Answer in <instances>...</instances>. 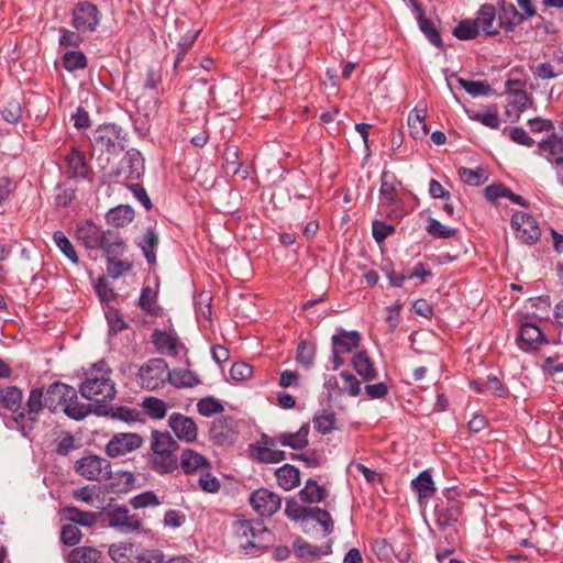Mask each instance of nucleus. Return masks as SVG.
<instances>
[{"instance_id": "1", "label": "nucleus", "mask_w": 563, "mask_h": 563, "mask_svg": "<svg viewBox=\"0 0 563 563\" xmlns=\"http://www.w3.org/2000/svg\"><path fill=\"white\" fill-rule=\"evenodd\" d=\"M74 395L75 388L60 382L52 383L46 390L42 387L32 388L26 400V416L20 415V420H18L20 423L22 422V430L32 432L38 423L40 413L45 408L51 412H56L58 409L63 410L66 397L71 398Z\"/></svg>"}, {"instance_id": "2", "label": "nucleus", "mask_w": 563, "mask_h": 563, "mask_svg": "<svg viewBox=\"0 0 563 563\" xmlns=\"http://www.w3.org/2000/svg\"><path fill=\"white\" fill-rule=\"evenodd\" d=\"M111 374L112 369L104 360L93 363L79 386L80 395L98 405L114 399L117 391Z\"/></svg>"}, {"instance_id": "3", "label": "nucleus", "mask_w": 563, "mask_h": 563, "mask_svg": "<svg viewBox=\"0 0 563 563\" xmlns=\"http://www.w3.org/2000/svg\"><path fill=\"white\" fill-rule=\"evenodd\" d=\"M399 185L400 181H398L395 174L386 170L382 173L379 188L380 208L384 214L393 221H399L405 214L402 202L398 196Z\"/></svg>"}, {"instance_id": "4", "label": "nucleus", "mask_w": 563, "mask_h": 563, "mask_svg": "<svg viewBox=\"0 0 563 563\" xmlns=\"http://www.w3.org/2000/svg\"><path fill=\"white\" fill-rule=\"evenodd\" d=\"M102 14L98 7L89 1H79L71 11V25L78 33H92L100 25Z\"/></svg>"}, {"instance_id": "5", "label": "nucleus", "mask_w": 563, "mask_h": 563, "mask_svg": "<svg viewBox=\"0 0 563 563\" xmlns=\"http://www.w3.org/2000/svg\"><path fill=\"white\" fill-rule=\"evenodd\" d=\"M22 400L23 393L19 387L8 386L0 388V408L11 411V419L15 424L14 428L20 431L23 437L29 438L32 432L23 431L21 427L22 422L20 423L18 421L20 420V415L26 416L25 413L27 412V406H23Z\"/></svg>"}, {"instance_id": "6", "label": "nucleus", "mask_w": 563, "mask_h": 563, "mask_svg": "<svg viewBox=\"0 0 563 563\" xmlns=\"http://www.w3.org/2000/svg\"><path fill=\"white\" fill-rule=\"evenodd\" d=\"M76 473L89 481L108 479L111 476V463L98 455H87L79 459L74 466Z\"/></svg>"}, {"instance_id": "7", "label": "nucleus", "mask_w": 563, "mask_h": 563, "mask_svg": "<svg viewBox=\"0 0 563 563\" xmlns=\"http://www.w3.org/2000/svg\"><path fill=\"white\" fill-rule=\"evenodd\" d=\"M168 365L163 358H152L139 369V379L142 387L153 390L168 378Z\"/></svg>"}, {"instance_id": "8", "label": "nucleus", "mask_w": 563, "mask_h": 563, "mask_svg": "<svg viewBox=\"0 0 563 563\" xmlns=\"http://www.w3.org/2000/svg\"><path fill=\"white\" fill-rule=\"evenodd\" d=\"M144 443V439L139 433H117L106 445V454L109 457L117 459L134 452Z\"/></svg>"}, {"instance_id": "9", "label": "nucleus", "mask_w": 563, "mask_h": 563, "mask_svg": "<svg viewBox=\"0 0 563 563\" xmlns=\"http://www.w3.org/2000/svg\"><path fill=\"white\" fill-rule=\"evenodd\" d=\"M456 492L454 489H448L445 493V500H440L435 505L434 514L437 523L441 528H446L455 522L462 515L461 503L455 499Z\"/></svg>"}, {"instance_id": "10", "label": "nucleus", "mask_w": 563, "mask_h": 563, "mask_svg": "<svg viewBox=\"0 0 563 563\" xmlns=\"http://www.w3.org/2000/svg\"><path fill=\"white\" fill-rule=\"evenodd\" d=\"M122 129L115 124H104L95 131V143L108 153L119 154L124 150Z\"/></svg>"}, {"instance_id": "11", "label": "nucleus", "mask_w": 563, "mask_h": 563, "mask_svg": "<svg viewBox=\"0 0 563 563\" xmlns=\"http://www.w3.org/2000/svg\"><path fill=\"white\" fill-rule=\"evenodd\" d=\"M108 525L121 533H133L141 531L143 522L137 515L131 514L124 506H119L107 514Z\"/></svg>"}, {"instance_id": "12", "label": "nucleus", "mask_w": 563, "mask_h": 563, "mask_svg": "<svg viewBox=\"0 0 563 563\" xmlns=\"http://www.w3.org/2000/svg\"><path fill=\"white\" fill-rule=\"evenodd\" d=\"M511 224L516 229L517 238L526 244H534L541 236L538 222L530 214L516 212L511 217Z\"/></svg>"}, {"instance_id": "13", "label": "nucleus", "mask_w": 563, "mask_h": 563, "mask_svg": "<svg viewBox=\"0 0 563 563\" xmlns=\"http://www.w3.org/2000/svg\"><path fill=\"white\" fill-rule=\"evenodd\" d=\"M250 504L258 515L273 516L280 509L282 498L266 488H260L250 495Z\"/></svg>"}, {"instance_id": "14", "label": "nucleus", "mask_w": 563, "mask_h": 563, "mask_svg": "<svg viewBox=\"0 0 563 563\" xmlns=\"http://www.w3.org/2000/svg\"><path fill=\"white\" fill-rule=\"evenodd\" d=\"M168 426L179 440L191 443L197 439V424L190 417L174 412L168 419Z\"/></svg>"}, {"instance_id": "15", "label": "nucleus", "mask_w": 563, "mask_h": 563, "mask_svg": "<svg viewBox=\"0 0 563 563\" xmlns=\"http://www.w3.org/2000/svg\"><path fill=\"white\" fill-rule=\"evenodd\" d=\"M498 15V27L506 32H514L522 23L519 10L507 0H495Z\"/></svg>"}, {"instance_id": "16", "label": "nucleus", "mask_w": 563, "mask_h": 563, "mask_svg": "<svg viewBox=\"0 0 563 563\" xmlns=\"http://www.w3.org/2000/svg\"><path fill=\"white\" fill-rule=\"evenodd\" d=\"M209 433L216 444L224 445L230 443L234 434V420L227 416L214 419L209 429Z\"/></svg>"}, {"instance_id": "17", "label": "nucleus", "mask_w": 563, "mask_h": 563, "mask_svg": "<svg viewBox=\"0 0 563 563\" xmlns=\"http://www.w3.org/2000/svg\"><path fill=\"white\" fill-rule=\"evenodd\" d=\"M519 340L521 349L523 350H536L540 345L548 343L543 331L533 322H523L521 324L519 330Z\"/></svg>"}, {"instance_id": "18", "label": "nucleus", "mask_w": 563, "mask_h": 563, "mask_svg": "<svg viewBox=\"0 0 563 563\" xmlns=\"http://www.w3.org/2000/svg\"><path fill=\"white\" fill-rule=\"evenodd\" d=\"M541 154L556 167L563 170V136L552 134L539 143Z\"/></svg>"}, {"instance_id": "19", "label": "nucleus", "mask_w": 563, "mask_h": 563, "mask_svg": "<svg viewBox=\"0 0 563 563\" xmlns=\"http://www.w3.org/2000/svg\"><path fill=\"white\" fill-rule=\"evenodd\" d=\"M106 258L110 256H122L126 252V244L117 230L103 231L99 246Z\"/></svg>"}, {"instance_id": "20", "label": "nucleus", "mask_w": 563, "mask_h": 563, "mask_svg": "<svg viewBox=\"0 0 563 563\" xmlns=\"http://www.w3.org/2000/svg\"><path fill=\"white\" fill-rule=\"evenodd\" d=\"M66 173L69 178L84 179L88 176L90 167L87 164L85 154L77 148L73 147L71 151L65 156Z\"/></svg>"}, {"instance_id": "21", "label": "nucleus", "mask_w": 563, "mask_h": 563, "mask_svg": "<svg viewBox=\"0 0 563 563\" xmlns=\"http://www.w3.org/2000/svg\"><path fill=\"white\" fill-rule=\"evenodd\" d=\"M152 342L161 353H167L176 356L178 350L183 347L177 335L172 331L154 330L152 333Z\"/></svg>"}, {"instance_id": "22", "label": "nucleus", "mask_w": 563, "mask_h": 563, "mask_svg": "<svg viewBox=\"0 0 563 563\" xmlns=\"http://www.w3.org/2000/svg\"><path fill=\"white\" fill-rule=\"evenodd\" d=\"M103 231L100 230L91 220L77 225V238L82 244L90 250H98L101 243Z\"/></svg>"}, {"instance_id": "23", "label": "nucleus", "mask_w": 563, "mask_h": 563, "mask_svg": "<svg viewBox=\"0 0 563 563\" xmlns=\"http://www.w3.org/2000/svg\"><path fill=\"white\" fill-rule=\"evenodd\" d=\"M151 467L157 474H172L178 468V459L175 452L153 451L150 459Z\"/></svg>"}, {"instance_id": "24", "label": "nucleus", "mask_w": 563, "mask_h": 563, "mask_svg": "<svg viewBox=\"0 0 563 563\" xmlns=\"http://www.w3.org/2000/svg\"><path fill=\"white\" fill-rule=\"evenodd\" d=\"M292 549L300 560L307 562L331 553V544L327 543L325 545L317 547L303 541L301 538L294 540Z\"/></svg>"}, {"instance_id": "25", "label": "nucleus", "mask_w": 563, "mask_h": 563, "mask_svg": "<svg viewBox=\"0 0 563 563\" xmlns=\"http://www.w3.org/2000/svg\"><path fill=\"white\" fill-rule=\"evenodd\" d=\"M332 347L343 354L352 352L360 345L361 333L358 331H346L339 329L338 333L331 338Z\"/></svg>"}, {"instance_id": "26", "label": "nucleus", "mask_w": 563, "mask_h": 563, "mask_svg": "<svg viewBox=\"0 0 563 563\" xmlns=\"http://www.w3.org/2000/svg\"><path fill=\"white\" fill-rule=\"evenodd\" d=\"M496 19L498 20L496 7L485 3L481 5L475 21H477L478 29L482 27L487 36H495L499 34V27L494 25Z\"/></svg>"}, {"instance_id": "27", "label": "nucleus", "mask_w": 563, "mask_h": 563, "mask_svg": "<svg viewBox=\"0 0 563 563\" xmlns=\"http://www.w3.org/2000/svg\"><path fill=\"white\" fill-rule=\"evenodd\" d=\"M352 365L357 375L365 382L374 380L378 373L366 351H358L352 358Z\"/></svg>"}, {"instance_id": "28", "label": "nucleus", "mask_w": 563, "mask_h": 563, "mask_svg": "<svg viewBox=\"0 0 563 563\" xmlns=\"http://www.w3.org/2000/svg\"><path fill=\"white\" fill-rule=\"evenodd\" d=\"M310 432L309 423H303L297 432H284L278 435V442L283 446H289L292 450L305 449L309 441L308 435Z\"/></svg>"}, {"instance_id": "29", "label": "nucleus", "mask_w": 563, "mask_h": 563, "mask_svg": "<svg viewBox=\"0 0 563 563\" xmlns=\"http://www.w3.org/2000/svg\"><path fill=\"white\" fill-rule=\"evenodd\" d=\"M415 11L417 12V20L420 31L424 34V36L429 40L431 44H433L438 48H442L443 42L440 32L434 25V23L424 15L422 7L415 5Z\"/></svg>"}, {"instance_id": "30", "label": "nucleus", "mask_w": 563, "mask_h": 563, "mask_svg": "<svg viewBox=\"0 0 563 563\" xmlns=\"http://www.w3.org/2000/svg\"><path fill=\"white\" fill-rule=\"evenodd\" d=\"M66 520L75 526L91 528L97 523L98 515L92 511L81 510L77 507L67 506L63 509Z\"/></svg>"}, {"instance_id": "31", "label": "nucleus", "mask_w": 563, "mask_h": 563, "mask_svg": "<svg viewBox=\"0 0 563 563\" xmlns=\"http://www.w3.org/2000/svg\"><path fill=\"white\" fill-rule=\"evenodd\" d=\"M178 465L181 466L186 474L195 473L202 467L210 468L209 461L191 449H185L183 451Z\"/></svg>"}, {"instance_id": "32", "label": "nucleus", "mask_w": 563, "mask_h": 563, "mask_svg": "<svg viewBox=\"0 0 563 563\" xmlns=\"http://www.w3.org/2000/svg\"><path fill=\"white\" fill-rule=\"evenodd\" d=\"M102 552L93 547L82 545L73 549L67 558V563H100Z\"/></svg>"}, {"instance_id": "33", "label": "nucleus", "mask_w": 563, "mask_h": 563, "mask_svg": "<svg viewBox=\"0 0 563 563\" xmlns=\"http://www.w3.org/2000/svg\"><path fill=\"white\" fill-rule=\"evenodd\" d=\"M412 489L418 494L419 503L429 499L434 493L435 487L431 474L422 471L416 478L411 481Z\"/></svg>"}, {"instance_id": "34", "label": "nucleus", "mask_w": 563, "mask_h": 563, "mask_svg": "<svg viewBox=\"0 0 563 563\" xmlns=\"http://www.w3.org/2000/svg\"><path fill=\"white\" fill-rule=\"evenodd\" d=\"M426 114V108H415V110L408 115L409 132L410 135L416 140L423 139L429 133L424 121Z\"/></svg>"}, {"instance_id": "35", "label": "nucleus", "mask_w": 563, "mask_h": 563, "mask_svg": "<svg viewBox=\"0 0 563 563\" xmlns=\"http://www.w3.org/2000/svg\"><path fill=\"white\" fill-rule=\"evenodd\" d=\"M275 475L279 486L285 490L294 489L300 484V472L294 465L284 464L276 470Z\"/></svg>"}, {"instance_id": "36", "label": "nucleus", "mask_w": 563, "mask_h": 563, "mask_svg": "<svg viewBox=\"0 0 563 563\" xmlns=\"http://www.w3.org/2000/svg\"><path fill=\"white\" fill-rule=\"evenodd\" d=\"M77 390L75 389V395L70 397H66L65 405L63 406V412L73 420H82L91 412V406L88 404L80 402L78 400Z\"/></svg>"}, {"instance_id": "37", "label": "nucleus", "mask_w": 563, "mask_h": 563, "mask_svg": "<svg viewBox=\"0 0 563 563\" xmlns=\"http://www.w3.org/2000/svg\"><path fill=\"white\" fill-rule=\"evenodd\" d=\"M137 245L141 247L147 263L153 265L156 263V249L158 245V234L153 228H147L145 233L140 238Z\"/></svg>"}, {"instance_id": "38", "label": "nucleus", "mask_w": 563, "mask_h": 563, "mask_svg": "<svg viewBox=\"0 0 563 563\" xmlns=\"http://www.w3.org/2000/svg\"><path fill=\"white\" fill-rule=\"evenodd\" d=\"M122 163L126 166L128 178L139 179L144 174V159L137 150L126 151Z\"/></svg>"}, {"instance_id": "39", "label": "nucleus", "mask_w": 563, "mask_h": 563, "mask_svg": "<svg viewBox=\"0 0 563 563\" xmlns=\"http://www.w3.org/2000/svg\"><path fill=\"white\" fill-rule=\"evenodd\" d=\"M310 508L299 505L296 500H288L285 508V514L288 518L301 521V528L305 533H310V520L308 518Z\"/></svg>"}, {"instance_id": "40", "label": "nucleus", "mask_w": 563, "mask_h": 563, "mask_svg": "<svg viewBox=\"0 0 563 563\" xmlns=\"http://www.w3.org/2000/svg\"><path fill=\"white\" fill-rule=\"evenodd\" d=\"M301 501L308 504L321 503L327 497V492L323 486H320L314 479L309 478L306 486L299 490Z\"/></svg>"}, {"instance_id": "41", "label": "nucleus", "mask_w": 563, "mask_h": 563, "mask_svg": "<svg viewBox=\"0 0 563 563\" xmlns=\"http://www.w3.org/2000/svg\"><path fill=\"white\" fill-rule=\"evenodd\" d=\"M308 518L310 520V530L313 528V522H317L322 528V536L328 537L333 532L334 522L331 515L325 509L319 507L310 508Z\"/></svg>"}, {"instance_id": "42", "label": "nucleus", "mask_w": 563, "mask_h": 563, "mask_svg": "<svg viewBox=\"0 0 563 563\" xmlns=\"http://www.w3.org/2000/svg\"><path fill=\"white\" fill-rule=\"evenodd\" d=\"M151 449L152 451L176 452L179 445L168 431L153 430Z\"/></svg>"}, {"instance_id": "43", "label": "nucleus", "mask_w": 563, "mask_h": 563, "mask_svg": "<svg viewBox=\"0 0 563 563\" xmlns=\"http://www.w3.org/2000/svg\"><path fill=\"white\" fill-rule=\"evenodd\" d=\"M133 218L134 211L129 206H118L107 213L108 223L115 228L128 225Z\"/></svg>"}, {"instance_id": "44", "label": "nucleus", "mask_w": 563, "mask_h": 563, "mask_svg": "<svg viewBox=\"0 0 563 563\" xmlns=\"http://www.w3.org/2000/svg\"><path fill=\"white\" fill-rule=\"evenodd\" d=\"M168 380L178 388L195 387L199 384L198 376L194 372L184 368H177L169 372Z\"/></svg>"}, {"instance_id": "45", "label": "nucleus", "mask_w": 563, "mask_h": 563, "mask_svg": "<svg viewBox=\"0 0 563 563\" xmlns=\"http://www.w3.org/2000/svg\"><path fill=\"white\" fill-rule=\"evenodd\" d=\"M312 421L318 432L328 434L335 428L336 417L334 412L323 409L314 413Z\"/></svg>"}, {"instance_id": "46", "label": "nucleus", "mask_w": 563, "mask_h": 563, "mask_svg": "<svg viewBox=\"0 0 563 563\" xmlns=\"http://www.w3.org/2000/svg\"><path fill=\"white\" fill-rule=\"evenodd\" d=\"M63 67L73 73L85 69L88 65L86 55L81 51H68L62 57Z\"/></svg>"}, {"instance_id": "47", "label": "nucleus", "mask_w": 563, "mask_h": 563, "mask_svg": "<svg viewBox=\"0 0 563 563\" xmlns=\"http://www.w3.org/2000/svg\"><path fill=\"white\" fill-rule=\"evenodd\" d=\"M53 241L59 251L74 264H78L79 257L75 250L74 244L62 231H55L53 233Z\"/></svg>"}, {"instance_id": "48", "label": "nucleus", "mask_w": 563, "mask_h": 563, "mask_svg": "<svg viewBox=\"0 0 563 563\" xmlns=\"http://www.w3.org/2000/svg\"><path fill=\"white\" fill-rule=\"evenodd\" d=\"M157 292L150 286L142 288L139 306L151 316H157L159 306L156 303Z\"/></svg>"}, {"instance_id": "49", "label": "nucleus", "mask_w": 563, "mask_h": 563, "mask_svg": "<svg viewBox=\"0 0 563 563\" xmlns=\"http://www.w3.org/2000/svg\"><path fill=\"white\" fill-rule=\"evenodd\" d=\"M479 34L477 21L462 20L453 30V35L462 41L473 40Z\"/></svg>"}, {"instance_id": "50", "label": "nucleus", "mask_w": 563, "mask_h": 563, "mask_svg": "<svg viewBox=\"0 0 563 563\" xmlns=\"http://www.w3.org/2000/svg\"><path fill=\"white\" fill-rule=\"evenodd\" d=\"M145 412L153 419H162L166 416V402L156 397H146L142 404Z\"/></svg>"}, {"instance_id": "51", "label": "nucleus", "mask_w": 563, "mask_h": 563, "mask_svg": "<svg viewBox=\"0 0 563 563\" xmlns=\"http://www.w3.org/2000/svg\"><path fill=\"white\" fill-rule=\"evenodd\" d=\"M314 355H316L314 344L309 343L305 340L298 344L296 360L303 367L310 368L312 366Z\"/></svg>"}, {"instance_id": "52", "label": "nucleus", "mask_w": 563, "mask_h": 563, "mask_svg": "<svg viewBox=\"0 0 563 563\" xmlns=\"http://www.w3.org/2000/svg\"><path fill=\"white\" fill-rule=\"evenodd\" d=\"M119 256L107 257V272L111 278H119L132 269L129 261L118 260Z\"/></svg>"}, {"instance_id": "53", "label": "nucleus", "mask_w": 563, "mask_h": 563, "mask_svg": "<svg viewBox=\"0 0 563 563\" xmlns=\"http://www.w3.org/2000/svg\"><path fill=\"white\" fill-rule=\"evenodd\" d=\"M81 538L82 533L80 529L73 523H66L60 529L59 540L64 545H77L81 541Z\"/></svg>"}, {"instance_id": "54", "label": "nucleus", "mask_w": 563, "mask_h": 563, "mask_svg": "<svg viewBox=\"0 0 563 563\" xmlns=\"http://www.w3.org/2000/svg\"><path fill=\"white\" fill-rule=\"evenodd\" d=\"M459 176L463 183L471 186H478L487 179L485 169L481 167L477 169L461 167L459 168Z\"/></svg>"}, {"instance_id": "55", "label": "nucleus", "mask_w": 563, "mask_h": 563, "mask_svg": "<svg viewBox=\"0 0 563 563\" xmlns=\"http://www.w3.org/2000/svg\"><path fill=\"white\" fill-rule=\"evenodd\" d=\"M130 505L134 509H142L146 507H156L161 505V501L156 494L152 490L143 492L130 499Z\"/></svg>"}, {"instance_id": "56", "label": "nucleus", "mask_w": 563, "mask_h": 563, "mask_svg": "<svg viewBox=\"0 0 563 563\" xmlns=\"http://www.w3.org/2000/svg\"><path fill=\"white\" fill-rule=\"evenodd\" d=\"M459 84L473 97L486 96L492 92V87L486 81H473L459 78Z\"/></svg>"}, {"instance_id": "57", "label": "nucleus", "mask_w": 563, "mask_h": 563, "mask_svg": "<svg viewBox=\"0 0 563 563\" xmlns=\"http://www.w3.org/2000/svg\"><path fill=\"white\" fill-rule=\"evenodd\" d=\"M106 318L109 324L110 335H117L120 331L128 328L122 314L114 308H109L107 310Z\"/></svg>"}, {"instance_id": "58", "label": "nucleus", "mask_w": 563, "mask_h": 563, "mask_svg": "<svg viewBox=\"0 0 563 563\" xmlns=\"http://www.w3.org/2000/svg\"><path fill=\"white\" fill-rule=\"evenodd\" d=\"M253 459L263 462L275 464L286 459V453L282 450H252Z\"/></svg>"}, {"instance_id": "59", "label": "nucleus", "mask_w": 563, "mask_h": 563, "mask_svg": "<svg viewBox=\"0 0 563 563\" xmlns=\"http://www.w3.org/2000/svg\"><path fill=\"white\" fill-rule=\"evenodd\" d=\"M198 412L201 416L210 417L224 410L222 404L212 397L200 399L197 404Z\"/></svg>"}, {"instance_id": "60", "label": "nucleus", "mask_w": 563, "mask_h": 563, "mask_svg": "<svg viewBox=\"0 0 563 563\" xmlns=\"http://www.w3.org/2000/svg\"><path fill=\"white\" fill-rule=\"evenodd\" d=\"M426 230L431 236L435 239H449L454 236L457 232L456 229L445 228L437 219H430Z\"/></svg>"}, {"instance_id": "61", "label": "nucleus", "mask_w": 563, "mask_h": 563, "mask_svg": "<svg viewBox=\"0 0 563 563\" xmlns=\"http://www.w3.org/2000/svg\"><path fill=\"white\" fill-rule=\"evenodd\" d=\"M471 118L490 129H498L500 125V120L496 107L488 108L484 113H475Z\"/></svg>"}, {"instance_id": "62", "label": "nucleus", "mask_w": 563, "mask_h": 563, "mask_svg": "<svg viewBox=\"0 0 563 563\" xmlns=\"http://www.w3.org/2000/svg\"><path fill=\"white\" fill-rule=\"evenodd\" d=\"M1 117L11 124H16L22 117V108L20 102L12 100L1 110Z\"/></svg>"}, {"instance_id": "63", "label": "nucleus", "mask_w": 563, "mask_h": 563, "mask_svg": "<svg viewBox=\"0 0 563 563\" xmlns=\"http://www.w3.org/2000/svg\"><path fill=\"white\" fill-rule=\"evenodd\" d=\"M394 232L395 227L391 224H387L379 220H374L372 223V234L377 243H382Z\"/></svg>"}, {"instance_id": "64", "label": "nucleus", "mask_w": 563, "mask_h": 563, "mask_svg": "<svg viewBox=\"0 0 563 563\" xmlns=\"http://www.w3.org/2000/svg\"><path fill=\"white\" fill-rule=\"evenodd\" d=\"M340 376L343 379V390L346 391L350 396L356 397L361 393V383L360 380L350 372L342 371Z\"/></svg>"}]
</instances>
